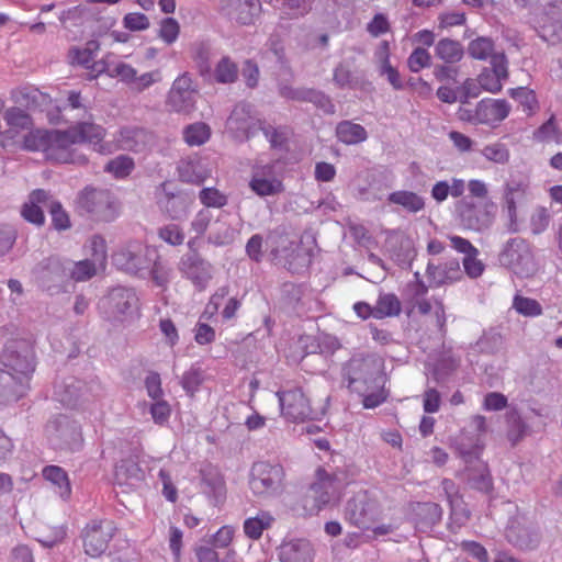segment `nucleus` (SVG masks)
I'll return each mask as SVG.
<instances>
[{
	"mask_svg": "<svg viewBox=\"0 0 562 562\" xmlns=\"http://www.w3.org/2000/svg\"><path fill=\"white\" fill-rule=\"evenodd\" d=\"M341 378L348 390L362 398L364 408H375L387 398L382 361L376 353H353L344 363Z\"/></svg>",
	"mask_w": 562,
	"mask_h": 562,
	"instance_id": "f257e3e1",
	"label": "nucleus"
},
{
	"mask_svg": "<svg viewBox=\"0 0 562 562\" xmlns=\"http://www.w3.org/2000/svg\"><path fill=\"white\" fill-rule=\"evenodd\" d=\"M105 135L102 126L90 122H81L66 131H50L49 149L46 158L63 164L86 162L83 156L76 158L70 146L80 143H89L98 151H103L101 140Z\"/></svg>",
	"mask_w": 562,
	"mask_h": 562,
	"instance_id": "f03ea898",
	"label": "nucleus"
},
{
	"mask_svg": "<svg viewBox=\"0 0 562 562\" xmlns=\"http://www.w3.org/2000/svg\"><path fill=\"white\" fill-rule=\"evenodd\" d=\"M0 406L16 402L25 395L35 371L34 353H1Z\"/></svg>",
	"mask_w": 562,
	"mask_h": 562,
	"instance_id": "7ed1b4c3",
	"label": "nucleus"
},
{
	"mask_svg": "<svg viewBox=\"0 0 562 562\" xmlns=\"http://www.w3.org/2000/svg\"><path fill=\"white\" fill-rule=\"evenodd\" d=\"M77 207L94 221L112 222L119 215L120 205L109 190L87 187L78 194Z\"/></svg>",
	"mask_w": 562,
	"mask_h": 562,
	"instance_id": "20e7f679",
	"label": "nucleus"
},
{
	"mask_svg": "<svg viewBox=\"0 0 562 562\" xmlns=\"http://www.w3.org/2000/svg\"><path fill=\"white\" fill-rule=\"evenodd\" d=\"M99 308L109 322L124 323L137 314L138 297L133 289L116 286L100 301Z\"/></svg>",
	"mask_w": 562,
	"mask_h": 562,
	"instance_id": "39448f33",
	"label": "nucleus"
},
{
	"mask_svg": "<svg viewBox=\"0 0 562 562\" xmlns=\"http://www.w3.org/2000/svg\"><path fill=\"white\" fill-rule=\"evenodd\" d=\"M284 469L280 463L257 461L249 473V488L259 497H270L283 488Z\"/></svg>",
	"mask_w": 562,
	"mask_h": 562,
	"instance_id": "423d86ee",
	"label": "nucleus"
},
{
	"mask_svg": "<svg viewBox=\"0 0 562 562\" xmlns=\"http://www.w3.org/2000/svg\"><path fill=\"white\" fill-rule=\"evenodd\" d=\"M32 272L38 286L49 295L67 292L69 284L67 259L45 258L33 268Z\"/></svg>",
	"mask_w": 562,
	"mask_h": 562,
	"instance_id": "0eeeda50",
	"label": "nucleus"
},
{
	"mask_svg": "<svg viewBox=\"0 0 562 562\" xmlns=\"http://www.w3.org/2000/svg\"><path fill=\"white\" fill-rule=\"evenodd\" d=\"M156 257V250L145 246L140 241H130L113 254V263L122 271L130 274L145 277L151 261Z\"/></svg>",
	"mask_w": 562,
	"mask_h": 562,
	"instance_id": "6e6552de",
	"label": "nucleus"
},
{
	"mask_svg": "<svg viewBox=\"0 0 562 562\" xmlns=\"http://www.w3.org/2000/svg\"><path fill=\"white\" fill-rule=\"evenodd\" d=\"M339 498V483L325 470L318 469L316 480L310 486L304 499V508L310 515L318 514L323 508L334 505Z\"/></svg>",
	"mask_w": 562,
	"mask_h": 562,
	"instance_id": "1a4fd4ad",
	"label": "nucleus"
},
{
	"mask_svg": "<svg viewBox=\"0 0 562 562\" xmlns=\"http://www.w3.org/2000/svg\"><path fill=\"white\" fill-rule=\"evenodd\" d=\"M499 262L521 278L530 277L537 270L531 247L520 237L510 238L505 244L499 254Z\"/></svg>",
	"mask_w": 562,
	"mask_h": 562,
	"instance_id": "9d476101",
	"label": "nucleus"
},
{
	"mask_svg": "<svg viewBox=\"0 0 562 562\" xmlns=\"http://www.w3.org/2000/svg\"><path fill=\"white\" fill-rule=\"evenodd\" d=\"M45 432L54 449L78 450L81 447L82 435L80 425L66 415L52 418Z\"/></svg>",
	"mask_w": 562,
	"mask_h": 562,
	"instance_id": "9b49d317",
	"label": "nucleus"
},
{
	"mask_svg": "<svg viewBox=\"0 0 562 562\" xmlns=\"http://www.w3.org/2000/svg\"><path fill=\"white\" fill-rule=\"evenodd\" d=\"M497 206L492 201L474 203L468 198L456 204V212L463 227L475 232L490 228L495 220Z\"/></svg>",
	"mask_w": 562,
	"mask_h": 562,
	"instance_id": "f8f14e48",
	"label": "nucleus"
},
{
	"mask_svg": "<svg viewBox=\"0 0 562 562\" xmlns=\"http://www.w3.org/2000/svg\"><path fill=\"white\" fill-rule=\"evenodd\" d=\"M259 120L249 103H237L226 121L227 132L236 140L243 142L254 137L261 127Z\"/></svg>",
	"mask_w": 562,
	"mask_h": 562,
	"instance_id": "ddd939ff",
	"label": "nucleus"
},
{
	"mask_svg": "<svg viewBox=\"0 0 562 562\" xmlns=\"http://www.w3.org/2000/svg\"><path fill=\"white\" fill-rule=\"evenodd\" d=\"M198 90L192 77L184 72L172 82L167 97V105L176 113L190 114L195 109Z\"/></svg>",
	"mask_w": 562,
	"mask_h": 562,
	"instance_id": "4468645a",
	"label": "nucleus"
},
{
	"mask_svg": "<svg viewBox=\"0 0 562 562\" xmlns=\"http://www.w3.org/2000/svg\"><path fill=\"white\" fill-rule=\"evenodd\" d=\"M378 517V503L367 492L357 493L346 504L345 519L360 529H369Z\"/></svg>",
	"mask_w": 562,
	"mask_h": 562,
	"instance_id": "2eb2a0df",
	"label": "nucleus"
},
{
	"mask_svg": "<svg viewBox=\"0 0 562 562\" xmlns=\"http://www.w3.org/2000/svg\"><path fill=\"white\" fill-rule=\"evenodd\" d=\"M116 527L111 520H92L82 532L83 548L86 554L97 558L108 548L113 538Z\"/></svg>",
	"mask_w": 562,
	"mask_h": 562,
	"instance_id": "dca6fc26",
	"label": "nucleus"
},
{
	"mask_svg": "<svg viewBox=\"0 0 562 562\" xmlns=\"http://www.w3.org/2000/svg\"><path fill=\"white\" fill-rule=\"evenodd\" d=\"M276 395L279 400L281 414L285 419L297 423L312 418V408L301 389L278 391Z\"/></svg>",
	"mask_w": 562,
	"mask_h": 562,
	"instance_id": "f3484780",
	"label": "nucleus"
},
{
	"mask_svg": "<svg viewBox=\"0 0 562 562\" xmlns=\"http://www.w3.org/2000/svg\"><path fill=\"white\" fill-rule=\"evenodd\" d=\"M179 271L202 291L212 279V265L203 259L196 250L183 255L179 262Z\"/></svg>",
	"mask_w": 562,
	"mask_h": 562,
	"instance_id": "a211bd4d",
	"label": "nucleus"
},
{
	"mask_svg": "<svg viewBox=\"0 0 562 562\" xmlns=\"http://www.w3.org/2000/svg\"><path fill=\"white\" fill-rule=\"evenodd\" d=\"M536 23L539 35L547 42H553V37L562 31V0H553L547 3L537 13Z\"/></svg>",
	"mask_w": 562,
	"mask_h": 562,
	"instance_id": "6ab92c4d",
	"label": "nucleus"
},
{
	"mask_svg": "<svg viewBox=\"0 0 562 562\" xmlns=\"http://www.w3.org/2000/svg\"><path fill=\"white\" fill-rule=\"evenodd\" d=\"M221 13L231 21L241 25H250L261 11L259 0H223Z\"/></svg>",
	"mask_w": 562,
	"mask_h": 562,
	"instance_id": "aec40b11",
	"label": "nucleus"
},
{
	"mask_svg": "<svg viewBox=\"0 0 562 562\" xmlns=\"http://www.w3.org/2000/svg\"><path fill=\"white\" fill-rule=\"evenodd\" d=\"M249 187L259 196L277 195L284 190L282 181L273 176L272 165L255 167Z\"/></svg>",
	"mask_w": 562,
	"mask_h": 562,
	"instance_id": "412c9836",
	"label": "nucleus"
},
{
	"mask_svg": "<svg viewBox=\"0 0 562 562\" xmlns=\"http://www.w3.org/2000/svg\"><path fill=\"white\" fill-rule=\"evenodd\" d=\"M426 276L429 281V286L438 288L460 280L462 278V270L458 259H449L439 263L429 261Z\"/></svg>",
	"mask_w": 562,
	"mask_h": 562,
	"instance_id": "4be33fe9",
	"label": "nucleus"
},
{
	"mask_svg": "<svg viewBox=\"0 0 562 562\" xmlns=\"http://www.w3.org/2000/svg\"><path fill=\"white\" fill-rule=\"evenodd\" d=\"M280 562H313L314 550L306 539H284L278 548Z\"/></svg>",
	"mask_w": 562,
	"mask_h": 562,
	"instance_id": "5701e85b",
	"label": "nucleus"
},
{
	"mask_svg": "<svg viewBox=\"0 0 562 562\" xmlns=\"http://www.w3.org/2000/svg\"><path fill=\"white\" fill-rule=\"evenodd\" d=\"M441 518L442 508L437 503L422 502L412 506V519L416 529L422 532L430 531Z\"/></svg>",
	"mask_w": 562,
	"mask_h": 562,
	"instance_id": "b1692460",
	"label": "nucleus"
},
{
	"mask_svg": "<svg viewBox=\"0 0 562 562\" xmlns=\"http://www.w3.org/2000/svg\"><path fill=\"white\" fill-rule=\"evenodd\" d=\"M49 198V193L43 189L33 190L29 194L27 201L21 207L22 217L33 225L43 226L45 215L42 206H47Z\"/></svg>",
	"mask_w": 562,
	"mask_h": 562,
	"instance_id": "393cba45",
	"label": "nucleus"
},
{
	"mask_svg": "<svg viewBox=\"0 0 562 562\" xmlns=\"http://www.w3.org/2000/svg\"><path fill=\"white\" fill-rule=\"evenodd\" d=\"M457 367L458 362L451 353H429L425 362L427 374L437 383L447 381Z\"/></svg>",
	"mask_w": 562,
	"mask_h": 562,
	"instance_id": "a878e982",
	"label": "nucleus"
},
{
	"mask_svg": "<svg viewBox=\"0 0 562 562\" xmlns=\"http://www.w3.org/2000/svg\"><path fill=\"white\" fill-rule=\"evenodd\" d=\"M115 140L120 149L139 153L151 142V135L142 127L127 126L120 130Z\"/></svg>",
	"mask_w": 562,
	"mask_h": 562,
	"instance_id": "bb28decb",
	"label": "nucleus"
},
{
	"mask_svg": "<svg viewBox=\"0 0 562 562\" xmlns=\"http://www.w3.org/2000/svg\"><path fill=\"white\" fill-rule=\"evenodd\" d=\"M454 449L465 464H472L481 460L480 456L484 449V442L477 435L464 430L456 438Z\"/></svg>",
	"mask_w": 562,
	"mask_h": 562,
	"instance_id": "cd10ccee",
	"label": "nucleus"
},
{
	"mask_svg": "<svg viewBox=\"0 0 562 562\" xmlns=\"http://www.w3.org/2000/svg\"><path fill=\"white\" fill-rule=\"evenodd\" d=\"M510 111L506 100L483 99L476 104V114L479 123L494 124L505 120Z\"/></svg>",
	"mask_w": 562,
	"mask_h": 562,
	"instance_id": "c85d7f7f",
	"label": "nucleus"
},
{
	"mask_svg": "<svg viewBox=\"0 0 562 562\" xmlns=\"http://www.w3.org/2000/svg\"><path fill=\"white\" fill-rule=\"evenodd\" d=\"M158 204L172 220H180L186 216L187 207L180 195L169 190V183L162 182L156 192Z\"/></svg>",
	"mask_w": 562,
	"mask_h": 562,
	"instance_id": "c756f323",
	"label": "nucleus"
},
{
	"mask_svg": "<svg viewBox=\"0 0 562 562\" xmlns=\"http://www.w3.org/2000/svg\"><path fill=\"white\" fill-rule=\"evenodd\" d=\"M465 477L471 487L481 492H488L493 486L487 464L482 460L467 464Z\"/></svg>",
	"mask_w": 562,
	"mask_h": 562,
	"instance_id": "7c9ffc66",
	"label": "nucleus"
},
{
	"mask_svg": "<svg viewBox=\"0 0 562 562\" xmlns=\"http://www.w3.org/2000/svg\"><path fill=\"white\" fill-rule=\"evenodd\" d=\"M114 480L120 486L135 487L144 480V473L137 463L126 460L115 467Z\"/></svg>",
	"mask_w": 562,
	"mask_h": 562,
	"instance_id": "2f4dec72",
	"label": "nucleus"
},
{
	"mask_svg": "<svg viewBox=\"0 0 562 562\" xmlns=\"http://www.w3.org/2000/svg\"><path fill=\"white\" fill-rule=\"evenodd\" d=\"M387 202L401 206L408 213L416 214L425 209L424 196L408 190H398L389 194Z\"/></svg>",
	"mask_w": 562,
	"mask_h": 562,
	"instance_id": "473e14b6",
	"label": "nucleus"
},
{
	"mask_svg": "<svg viewBox=\"0 0 562 562\" xmlns=\"http://www.w3.org/2000/svg\"><path fill=\"white\" fill-rule=\"evenodd\" d=\"M274 521V517L267 510H260L255 517H249L244 521L243 529L247 538L258 540L265 530L269 529Z\"/></svg>",
	"mask_w": 562,
	"mask_h": 562,
	"instance_id": "72a5a7b5",
	"label": "nucleus"
},
{
	"mask_svg": "<svg viewBox=\"0 0 562 562\" xmlns=\"http://www.w3.org/2000/svg\"><path fill=\"white\" fill-rule=\"evenodd\" d=\"M337 138L346 145H356L368 138L366 128L351 121H341L336 126Z\"/></svg>",
	"mask_w": 562,
	"mask_h": 562,
	"instance_id": "f704fd0d",
	"label": "nucleus"
},
{
	"mask_svg": "<svg viewBox=\"0 0 562 562\" xmlns=\"http://www.w3.org/2000/svg\"><path fill=\"white\" fill-rule=\"evenodd\" d=\"M43 477L55 486V492L63 498H68L71 493L68 475L58 465H46L42 471Z\"/></svg>",
	"mask_w": 562,
	"mask_h": 562,
	"instance_id": "c9c22d12",
	"label": "nucleus"
},
{
	"mask_svg": "<svg viewBox=\"0 0 562 562\" xmlns=\"http://www.w3.org/2000/svg\"><path fill=\"white\" fill-rule=\"evenodd\" d=\"M435 55L446 64H457L462 59L464 50L460 42L441 38L435 45Z\"/></svg>",
	"mask_w": 562,
	"mask_h": 562,
	"instance_id": "e433bc0d",
	"label": "nucleus"
},
{
	"mask_svg": "<svg viewBox=\"0 0 562 562\" xmlns=\"http://www.w3.org/2000/svg\"><path fill=\"white\" fill-rule=\"evenodd\" d=\"M68 281L85 282L95 276L98 266L93 260L83 259L77 262L67 260Z\"/></svg>",
	"mask_w": 562,
	"mask_h": 562,
	"instance_id": "4c0bfd02",
	"label": "nucleus"
},
{
	"mask_svg": "<svg viewBox=\"0 0 562 562\" xmlns=\"http://www.w3.org/2000/svg\"><path fill=\"white\" fill-rule=\"evenodd\" d=\"M401 302L393 293L380 294L374 305V318L382 319L398 315Z\"/></svg>",
	"mask_w": 562,
	"mask_h": 562,
	"instance_id": "58836bf2",
	"label": "nucleus"
},
{
	"mask_svg": "<svg viewBox=\"0 0 562 562\" xmlns=\"http://www.w3.org/2000/svg\"><path fill=\"white\" fill-rule=\"evenodd\" d=\"M80 391L81 382L74 378L55 385V395L64 405L67 406L76 404L78 398L81 396Z\"/></svg>",
	"mask_w": 562,
	"mask_h": 562,
	"instance_id": "ea45409f",
	"label": "nucleus"
},
{
	"mask_svg": "<svg viewBox=\"0 0 562 562\" xmlns=\"http://www.w3.org/2000/svg\"><path fill=\"white\" fill-rule=\"evenodd\" d=\"M181 181L200 186L209 177V171L202 168L198 162L184 161L178 167Z\"/></svg>",
	"mask_w": 562,
	"mask_h": 562,
	"instance_id": "a19ab883",
	"label": "nucleus"
},
{
	"mask_svg": "<svg viewBox=\"0 0 562 562\" xmlns=\"http://www.w3.org/2000/svg\"><path fill=\"white\" fill-rule=\"evenodd\" d=\"M238 66L229 57H222L215 66L214 79L218 83H233L238 78Z\"/></svg>",
	"mask_w": 562,
	"mask_h": 562,
	"instance_id": "79ce46f5",
	"label": "nucleus"
},
{
	"mask_svg": "<svg viewBox=\"0 0 562 562\" xmlns=\"http://www.w3.org/2000/svg\"><path fill=\"white\" fill-rule=\"evenodd\" d=\"M50 131L35 130L24 136L23 148L30 151H43L47 155L49 149Z\"/></svg>",
	"mask_w": 562,
	"mask_h": 562,
	"instance_id": "37998d69",
	"label": "nucleus"
},
{
	"mask_svg": "<svg viewBox=\"0 0 562 562\" xmlns=\"http://www.w3.org/2000/svg\"><path fill=\"white\" fill-rule=\"evenodd\" d=\"M390 251L392 259L401 267L409 266L415 256L412 241L408 238L396 239Z\"/></svg>",
	"mask_w": 562,
	"mask_h": 562,
	"instance_id": "c03bdc74",
	"label": "nucleus"
},
{
	"mask_svg": "<svg viewBox=\"0 0 562 562\" xmlns=\"http://www.w3.org/2000/svg\"><path fill=\"white\" fill-rule=\"evenodd\" d=\"M205 380L202 368L198 364L192 366L181 378V385L189 396H193Z\"/></svg>",
	"mask_w": 562,
	"mask_h": 562,
	"instance_id": "a18cd8bd",
	"label": "nucleus"
},
{
	"mask_svg": "<svg viewBox=\"0 0 562 562\" xmlns=\"http://www.w3.org/2000/svg\"><path fill=\"white\" fill-rule=\"evenodd\" d=\"M311 11V0H282L281 19H300Z\"/></svg>",
	"mask_w": 562,
	"mask_h": 562,
	"instance_id": "49530a36",
	"label": "nucleus"
},
{
	"mask_svg": "<svg viewBox=\"0 0 562 562\" xmlns=\"http://www.w3.org/2000/svg\"><path fill=\"white\" fill-rule=\"evenodd\" d=\"M3 119L16 133L22 130H27L32 125L31 116L24 110L16 106L7 109Z\"/></svg>",
	"mask_w": 562,
	"mask_h": 562,
	"instance_id": "de8ad7c7",
	"label": "nucleus"
},
{
	"mask_svg": "<svg viewBox=\"0 0 562 562\" xmlns=\"http://www.w3.org/2000/svg\"><path fill=\"white\" fill-rule=\"evenodd\" d=\"M183 136L190 146H201L209 140L211 128L205 123H194L186 127Z\"/></svg>",
	"mask_w": 562,
	"mask_h": 562,
	"instance_id": "09e8293b",
	"label": "nucleus"
},
{
	"mask_svg": "<svg viewBox=\"0 0 562 562\" xmlns=\"http://www.w3.org/2000/svg\"><path fill=\"white\" fill-rule=\"evenodd\" d=\"M134 160L126 156L120 155L111 159L104 167V170L112 173L117 179L126 178L134 170Z\"/></svg>",
	"mask_w": 562,
	"mask_h": 562,
	"instance_id": "8fccbe9b",
	"label": "nucleus"
},
{
	"mask_svg": "<svg viewBox=\"0 0 562 562\" xmlns=\"http://www.w3.org/2000/svg\"><path fill=\"white\" fill-rule=\"evenodd\" d=\"M494 43L488 37H477L468 46L469 55L479 60H485L493 55Z\"/></svg>",
	"mask_w": 562,
	"mask_h": 562,
	"instance_id": "3c124183",
	"label": "nucleus"
},
{
	"mask_svg": "<svg viewBox=\"0 0 562 562\" xmlns=\"http://www.w3.org/2000/svg\"><path fill=\"white\" fill-rule=\"evenodd\" d=\"M524 192V187L520 182L510 181L505 186L504 201L507 209L508 216L512 222L516 220V199Z\"/></svg>",
	"mask_w": 562,
	"mask_h": 562,
	"instance_id": "603ef678",
	"label": "nucleus"
},
{
	"mask_svg": "<svg viewBox=\"0 0 562 562\" xmlns=\"http://www.w3.org/2000/svg\"><path fill=\"white\" fill-rule=\"evenodd\" d=\"M303 102H311L325 114H334L335 105L330 98L322 91L306 88Z\"/></svg>",
	"mask_w": 562,
	"mask_h": 562,
	"instance_id": "864d4df0",
	"label": "nucleus"
},
{
	"mask_svg": "<svg viewBox=\"0 0 562 562\" xmlns=\"http://www.w3.org/2000/svg\"><path fill=\"white\" fill-rule=\"evenodd\" d=\"M513 307L521 315L536 317L542 314V306L537 300L516 295L513 301Z\"/></svg>",
	"mask_w": 562,
	"mask_h": 562,
	"instance_id": "5fc2aeb1",
	"label": "nucleus"
},
{
	"mask_svg": "<svg viewBox=\"0 0 562 562\" xmlns=\"http://www.w3.org/2000/svg\"><path fill=\"white\" fill-rule=\"evenodd\" d=\"M52 216V224L57 231H65L70 227V220L67 212L58 201L50 200L47 203Z\"/></svg>",
	"mask_w": 562,
	"mask_h": 562,
	"instance_id": "6e6d98bb",
	"label": "nucleus"
},
{
	"mask_svg": "<svg viewBox=\"0 0 562 562\" xmlns=\"http://www.w3.org/2000/svg\"><path fill=\"white\" fill-rule=\"evenodd\" d=\"M150 276L151 280L155 282L157 286H166L169 282L170 268L159 259V256L156 254L154 257V261H151V266L149 267L146 276Z\"/></svg>",
	"mask_w": 562,
	"mask_h": 562,
	"instance_id": "4d7b16f0",
	"label": "nucleus"
},
{
	"mask_svg": "<svg viewBox=\"0 0 562 562\" xmlns=\"http://www.w3.org/2000/svg\"><path fill=\"white\" fill-rule=\"evenodd\" d=\"M201 203L206 207H223L227 204V196L214 187L203 188L199 192Z\"/></svg>",
	"mask_w": 562,
	"mask_h": 562,
	"instance_id": "13d9d810",
	"label": "nucleus"
},
{
	"mask_svg": "<svg viewBox=\"0 0 562 562\" xmlns=\"http://www.w3.org/2000/svg\"><path fill=\"white\" fill-rule=\"evenodd\" d=\"M407 66L411 71L419 72L431 66V56L426 48L416 47L407 58Z\"/></svg>",
	"mask_w": 562,
	"mask_h": 562,
	"instance_id": "bf43d9fd",
	"label": "nucleus"
},
{
	"mask_svg": "<svg viewBox=\"0 0 562 562\" xmlns=\"http://www.w3.org/2000/svg\"><path fill=\"white\" fill-rule=\"evenodd\" d=\"M90 258L98 267L104 265L106 260V244L103 237L94 235L89 240Z\"/></svg>",
	"mask_w": 562,
	"mask_h": 562,
	"instance_id": "052dcab7",
	"label": "nucleus"
},
{
	"mask_svg": "<svg viewBox=\"0 0 562 562\" xmlns=\"http://www.w3.org/2000/svg\"><path fill=\"white\" fill-rule=\"evenodd\" d=\"M380 75L385 76L389 83L395 90H403L404 83L400 72L390 63V57L386 55L381 59Z\"/></svg>",
	"mask_w": 562,
	"mask_h": 562,
	"instance_id": "680f3d73",
	"label": "nucleus"
},
{
	"mask_svg": "<svg viewBox=\"0 0 562 562\" xmlns=\"http://www.w3.org/2000/svg\"><path fill=\"white\" fill-rule=\"evenodd\" d=\"M180 25L173 18H165L160 22L159 37L168 45L176 42L179 36Z\"/></svg>",
	"mask_w": 562,
	"mask_h": 562,
	"instance_id": "e2e57ef3",
	"label": "nucleus"
},
{
	"mask_svg": "<svg viewBox=\"0 0 562 562\" xmlns=\"http://www.w3.org/2000/svg\"><path fill=\"white\" fill-rule=\"evenodd\" d=\"M136 69L132 67L131 65L119 61V63H112V67L109 69V76L112 78L119 77L124 83L132 86L135 76H136Z\"/></svg>",
	"mask_w": 562,
	"mask_h": 562,
	"instance_id": "0e129e2a",
	"label": "nucleus"
},
{
	"mask_svg": "<svg viewBox=\"0 0 562 562\" xmlns=\"http://www.w3.org/2000/svg\"><path fill=\"white\" fill-rule=\"evenodd\" d=\"M482 155L487 159L496 164H505L509 159V151L504 144L495 143L485 146L482 149Z\"/></svg>",
	"mask_w": 562,
	"mask_h": 562,
	"instance_id": "69168bd1",
	"label": "nucleus"
},
{
	"mask_svg": "<svg viewBox=\"0 0 562 562\" xmlns=\"http://www.w3.org/2000/svg\"><path fill=\"white\" fill-rule=\"evenodd\" d=\"M158 236L171 246H179L184 240V233L176 224H168L158 231Z\"/></svg>",
	"mask_w": 562,
	"mask_h": 562,
	"instance_id": "338daca9",
	"label": "nucleus"
},
{
	"mask_svg": "<svg viewBox=\"0 0 562 562\" xmlns=\"http://www.w3.org/2000/svg\"><path fill=\"white\" fill-rule=\"evenodd\" d=\"M502 80L504 79L492 72L488 68H485L477 78L482 90L491 93H496L502 90Z\"/></svg>",
	"mask_w": 562,
	"mask_h": 562,
	"instance_id": "774afa93",
	"label": "nucleus"
}]
</instances>
